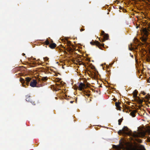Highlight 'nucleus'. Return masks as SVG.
Instances as JSON below:
<instances>
[{"label":"nucleus","instance_id":"1","mask_svg":"<svg viewBox=\"0 0 150 150\" xmlns=\"http://www.w3.org/2000/svg\"><path fill=\"white\" fill-rule=\"evenodd\" d=\"M146 132L142 131L138 133H135L132 134L130 132H129L128 128L126 127H124L122 130H119L118 132L119 134H124L128 135H132L134 137H144L146 134Z\"/></svg>","mask_w":150,"mask_h":150},{"label":"nucleus","instance_id":"2","mask_svg":"<svg viewBox=\"0 0 150 150\" xmlns=\"http://www.w3.org/2000/svg\"><path fill=\"white\" fill-rule=\"evenodd\" d=\"M138 147L139 149L136 147L125 148L122 144L115 146V148L117 150H145L144 146L142 145H139Z\"/></svg>","mask_w":150,"mask_h":150},{"label":"nucleus","instance_id":"3","mask_svg":"<svg viewBox=\"0 0 150 150\" xmlns=\"http://www.w3.org/2000/svg\"><path fill=\"white\" fill-rule=\"evenodd\" d=\"M137 91L136 90H135L133 92L134 100L139 104H141L143 102V100L141 99L139 97L137 96Z\"/></svg>","mask_w":150,"mask_h":150},{"label":"nucleus","instance_id":"4","mask_svg":"<svg viewBox=\"0 0 150 150\" xmlns=\"http://www.w3.org/2000/svg\"><path fill=\"white\" fill-rule=\"evenodd\" d=\"M150 32L149 30L146 28H144L142 29V33H143L144 35L146 37H147Z\"/></svg>","mask_w":150,"mask_h":150},{"label":"nucleus","instance_id":"5","mask_svg":"<svg viewBox=\"0 0 150 150\" xmlns=\"http://www.w3.org/2000/svg\"><path fill=\"white\" fill-rule=\"evenodd\" d=\"M86 88V85L84 83H81L79 84L78 87V89L79 90L81 91Z\"/></svg>","mask_w":150,"mask_h":150},{"label":"nucleus","instance_id":"6","mask_svg":"<svg viewBox=\"0 0 150 150\" xmlns=\"http://www.w3.org/2000/svg\"><path fill=\"white\" fill-rule=\"evenodd\" d=\"M37 83V81L35 80H33L30 82V85L32 87H35L36 86Z\"/></svg>","mask_w":150,"mask_h":150},{"label":"nucleus","instance_id":"7","mask_svg":"<svg viewBox=\"0 0 150 150\" xmlns=\"http://www.w3.org/2000/svg\"><path fill=\"white\" fill-rule=\"evenodd\" d=\"M137 112V110H134L133 111H132L130 113V115H131L132 117H135V113Z\"/></svg>","mask_w":150,"mask_h":150},{"label":"nucleus","instance_id":"8","mask_svg":"<svg viewBox=\"0 0 150 150\" xmlns=\"http://www.w3.org/2000/svg\"><path fill=\"white\" fill-rule=\"evenodd\" d=\"M150 98V95L147 94L146 96L145 99H144V101H148L149 99Z\"/></svg>","mask_w":150,"mask_h":150},{"label":"nucleus","instance_id":"9","mask_svg":"<svg viewBox=\"0 0 150 150\" xmlns=\"http://www.w3.org/2000/svg\"><path fill=\"white\" fill-rule=\"evenodd\" d=\"M108 36L107 34H105L104 35V39L103 41H104L105 40H107L108 38Z\"/></svg>","mask_w":150,"mask_h":150},{"label":"nucleus","instance_id":"10","mask_svg":"<svg viewBox=\"0 0 150 150\" xmlns=\"http://www.w3.org/2000/svg\"><path fill=\"white\" fill-rule=\"evenodd\" d=\"M20 81L22 83L23 86H24V83L25 82L24 80L23 79L21 78L20 79Z\"/></svg>","mask_w":150,"mask_h":150},{"label":"nucleus","instance_id":"11","mask_svg":"<svg viewBox=\"0 0 150 150\" xmlns=\"http://www.w3.org/2000/svg\"><path fill=\"white\" fill-rule=\"evenodd\" d=\"M50 47L52 48H54L56 47V44L54 43H52L50 45Z\"/></svg>","mask_w":150,"mask_h":150},{"label":"nucleus","instance_id":"12","mask_svg":"<svg viewBox=\"0 0 150 150\" xmlns=\"http://www.w3.org/2000/svg\"><path fill=\"white\" fill-rule=\"evenodd\" d=\"M146 37L145 36V37L142 38L141 39L142 41L144 42H145L147 39Z\"/></svg>","mask_w":150,"mask_h":150},{"label":"nucleus","instance_id":"13","mask_svg":"<svg viewBox=\"0 0 150 150\" xmlns=\"http://www.w3.org/2000/svg\"><path fill=\"white\" fill-rule=\"evenodd\" d=\"M27 82H29L31 80V78L29 77H27L25 78Z\"/></svg>","mask_w":150,"mask_h":150},{"label":"nucleus","instance_id":"14","mask_svg":"<svg viewBox=\"0 0 150 150\" xmlns=\"http://www.w3.org/2000/svg\"><path fill=\"white\" fill-rule=\"evenodd\" d=\"M122 121V119H120L118 120V124L119 125H120Z\"/></svg>","mask_w":150,"mask_h":150},{"label":"nucleus","instance_id":"15","mask_svg":"<svg viewBox=\"0 0 150 150\" xmlns=\"http://www.w3.org/2000/svg\"><path fill=\"white\" fill-rule=\"evenodd\" d=\"M115 106H116L117 108L119 106V103L117 102L115 103Z\"/></svg>","mask_w":150,"mask_h":150},{"label":"nucleus","instance_id":"16","mask_svg":"<svg viewBox=\"0 0 150 150\" xmlns=\"http://www.w3.org/2000/svg\"><path fill=\"white\" fill-rule=\"evenodd\" d=\"M117 109L118 110H121V108L120 107V106H119L118 107H117Z\"/></svg>","mask_w":150,"mask_h":150},{"label":"nucleus","instance_id":"17","mask_svg":"<svg viewBox=\"0 0 150 150\" xmlns=\"http://www.w3.org/2000/svg\"><path fill=\"white\" fill-rule=\"evenodd\" d=\"M129 49L130 50H132L133 49V48L132 47L131 48L130 47V46H129Z\"/></svg>","mask_w":150,"mask_h":150},{"label":"nucleus","instance_id":"18","mask_svg":"<svg viewBox=\"0 0 150 150\" xmlns=\"http://www.w3.org/2000/svg\"><path fill=\"white\" fill-rule=\"evenodd\" d=\"M44 59L45 61H47L48 59V58L47 57H45V58H44Z\"/></svg>","mask_w":150,"mask_h":150},{"label":"nucleus","instance_id":"19","mask_svg":"<svg viewBox=\"0 0 150 150\" xmlns=\"http://www.w3.org/2000/svg\"><path fill=\"white\" fill-rule=\"evenodd\" d=\"M141 93L144 95H145L146 94L145 93L144 91H142Z\"/></svg>","mask_w":150,"mask_h":150},{"label":"nucleus","instance_id":"20","mask_svg":"<svg viewBox=\"0 0 150 150\" xmlns=\"http://www.w3.org/2000/svg\"><path fill=\"white\" fill-rule=\"evenodd\" d=\"M101 34L102 35H104L105 34L104 31H102L101 32Z\"/></svg>","mask_w":150,"mask_h":150},{"label":"nucleus","instance_id":"21","mask_svg":"<svg viewBox=\"0 0 150 150\" xmlns=\"http://www.w3.org/2000/svg\"><path fill=\"white\" fill-rule=\"evenodd\" d=\"M139 142L141 143L142 142V140H139Z\"/></svg>","mask_w":150,"mask_h":150},{"label":"nucleus","instance_id":"22","mask_svg":"<svg viewBox=\"0 0 150 150\" xmlns=\"http://www.w3.org/2000/svg\"><path fill=\"white\" fill-rule=\"evenodd\" d=\"M83 30H83V29H81V31H83Z\"/></svg>","mask_w":150,"mask_h":150},{"label":"nucleus","instance_id":"23","mask_svg":"<svg viewBox=\"0 0 150 150\" xmlns=\"http://www.w3.org/2000/svg\"><path fill=\"white\" fill-rule=\"evenodd\" d=\"M148 140L150 142V137L148 138Z\"/></svg>","mask_w":150,"mask_h":150},{"label":"nucleus","instance_id":"24","mask_svg":"<svg viewBox=\"0 0 150 150\" xmlns=\"http://www.w3.org/2000/svg\"><path fill=\"white\" fill-rule=\"evenodd\" d=\"M47 43H48V41H46Z\"/></svg>","mask_w":150,"mask_h":150},{"label":"nucleus","instance_id":"25","mask_svg":"<svg viewBox=\"0 0 150 150\" xmlns=\"http://www.w3.org/2000/svg\"><path fill=\"white\" fill-rule=\"evenodd\" d=\"M71 103H72L73 102L71 101Z\"/></svg>","mask_w":150,"mask_h":150},{"label":"nucleus","instance_id":"26","mask_svg":"<svg viewBox=\"0 0 150 150\" xmlns=\"http://www.w3.org/2000/svg\"><path fill=\"white\" fill-rule=\"evenodd\" d=\"M70 42H69V43H70Z\"/></svg>","mask_w":150,"mask_h":150},{"label":"nucleus","instance_id":"27","mask_svg":"<svg viewBox=\"0 0 150 150\" xmlns=\"http://www.w3.org/2000/svg\"><path fill=\"white\" fill-rule=\"evenodd\" d=\"M45 79H46V77H45Z\"/></svg>","mask_w":150,"mask_h":150}]
</instances>
